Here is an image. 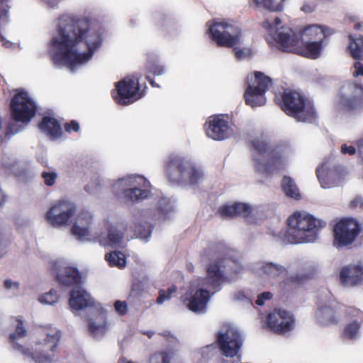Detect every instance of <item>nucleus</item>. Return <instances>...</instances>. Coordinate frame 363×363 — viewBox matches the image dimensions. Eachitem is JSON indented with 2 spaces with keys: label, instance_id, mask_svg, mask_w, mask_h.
Wrapping results in <instances>:
<instances>
[{
  "label": "nucleus",
  "instance_id": "obj_10",
  "mask_svg": "<svg viewBox=\"0 0 363 363\" xmlns=\"http://www.w3.org/2000/svg\"><path fill=\"white\" fill-rule=\"evenodd\" d=\"M315 174L323 189H331L341 185L349 175V171L338 164L333 155H330L317 166Z\"/></svg>",
  "mask_w": 363,
  "mask_h": 363
},
{
  "label": "nucleus",
  "instance_id": "obj_28",
  "mask_svg": "<svg viewBox=\"0 0 363 363\" xmlns=\"http://www.w3.org/2000/svg\"><path fill=\"white\" fill-rule=\"evenodd\" d=\"M333 30L328 26L311 25L305 28L301 35V40L327 42V38L333 34Z\"/></svg>",
  "mask_w": 363,
  "mask_h": 363
},
{
  "label": "nucleus",
  "instance_id": "obj_27",
  "mask_svg": "<svg viewBox=\"0 0 363 363\" xmlns=\"http://www.w3.org/2000/svg\"><path fill=\"white\" fill-rule=\"evenodd\" d=\"M341 283L345 286H354L363 283V264H350L343 267L340 273Z\"/></svg>",
  "mask_w": 363,
  "mask_h": 363
},
{
  "label": "nucleus",
  "instance_id": "obj_26",
  "mask_svg": "<svg viewBox=\"0 0 363 363\" xmlns=\"http://www.w3.org/2000/svg\"><path fill=\"white\" fill-rule=\"evenodd\" d=\"M317 324L322 327L337 324L340 320L338 308L332 304L320 305L315 313Z\"/></svg>",
  "mask_w": 363,
  "mask_h": 363
},
{
  "label": "nucleus",
  "instance_id": "obj_59",
  "mask_svg": "<svg viewBox=\"0 0 363 363\" xmlns=\"http://www.w3.org/2000/svg\"><path fill=\"white\" fill-rule=\"evenodd\" d=\"M242 272V267L239 266V265H236L235 267H231V269H230V274H233L234 276L233 277H235L236 275H238L240 274H241Z\"/></svg>",
  "mask_w": 363,
  "mask_h": 363
},
{
  "label": "nucleus",
  "instance_id": "obj_29",
  "mask_svg": "<svg viewBox=\"0 0 363 363\" xmlns=\"http://www.w3.org/2000/svg\"><path fill=\"white\" fill-rule=\"evenodd\" d=\"M252 147L254 167L259 172L256 158L261 164H267L269 159H267V155L271 153L270 146L267 139L262 136L252 140Z\"/></svg>",
  "mask_w": 363,
  "mask_h": 363
},
{
  "label": "nucleus",
  "instance_id": "obj_20",
  "mask_svg": "<svg viewBox=\"0 0 363 363\" xmlns=\"http://www.w3.org/2000/svg\"><path fill=\"white\" fill-rule=\"evenodd\" d=\"M363 101V86L356 84H346L336 100L335 106L342 111H350L358 107Z\"/></svg>",
  "mask_w": 363,
  "mask_h": 363
},
{
  "label": "nucleus",
  "instance_id": "obj_2",
  "mask_svg": "<svg viewBox=\"0 0 363 363\" xmlns=\"http://www.w3.org/2000/svg\"><path fill=\"white\" fill-rule=\"evenodd\" d=\"M233 252L229 249L204 250L203 257L209 261L206 265V275L194 281L184 297V303L190 311L196 313L206 311L211 296L219 291L228 279L226 268L230 263L235 262Z\"/></svg>",
  "mask_w": 363,
  "mask_h": 363
},
{
  "label": "nucleus",
  "instance_id": "obj_42",
  "mask_svg": "<svg viewBox=\"0 0 363 363\" xmlns=\"http://www.w3.org/2000/svg\"><path fill=\"white\" fill-rule=\"evenodd\" d=\"M134 231L137 238L145 241L148 240L152 233L150 225L146 223L144 224L135 223Z\"/></svg>",
  "mask_w": 363,
  "mask_h": 363
},
{
  "label": "nucleus",
  "instance_id": "obj_57",
  "mask_svg": "<svg viewBox=\"0 0 363 363\" xmlns=\"http://www.w3.org/2000/svg\"><path fill=\"white\" fill-rule=\"evenodd\" d=\"M350 208H363V199L361 196H357L353 199L350 203Z\"/></svg>",
  "mask_w": 363,
  "mask_h": 363
},
{
  "label": "nucleus",
  "instance_id": "obj_46",
  "mask_svg": "<svg viewBox=\"0 0 363 363\" xmlns=\"http://www.w3.org/2000/svg\"><path fill=\"white\" fill-rule=\"evenodd\" d=\"M235 216H241L245 218H247L252 213L253 208L251 206L244 203H234Z\"/></svg>",
  "mask_w": 363,
  "mask_h": 363
},
{
  "label": "nucleus",
  "instance_id": "obj_37",
  "mask_svg": "<svg viewBox=\"0 0 363 363\" xmlns=\"http://www.w3.org/2000/svg\"><path fill=\"white\" fill-rule=\"evenodd\" d=\"M282 188L289 197L298 199L301 197L300 191L295 182L289 177H284L282 179Z\"/></svg>",
  "mask_w": 363,
  "mask_h": 363
},
{
  "label": "nucleus",
  "instance_id": "obj_56",
  "mask_svg": "<svg viewBox=\"0 0 363 363\" xmlns=\"http://www.w3.org/2000/svg\"><path fill=\"white\" fill-rule=\"evenodd\" d=\"M65 128L68 133H70L71 131L78 132L79 130V125L75 121H72L70 123L65 124Z\"/></svg>",
  "mask_w": 363,
  "mask_h": 363
},
{
  "label": "nucleus",
  "instance_id": "obj_17",
  "mask_svg": "<svg viewBox=\"0 0 363 363\" xmlns=\"http://www.w3.org/2000/svg\"><path fill=\"white\" fill-rule=\"evenodd\" d=\"M94 213L86 209L80 211L74 218L71 228L72 235L78 240L83 242H94L96 233L91 230L94 223Z\"/></svg>",
  "mask_w": 363,
  "mask_h": 363
},
{
  "label": "nucleus",
  "instance_id": "obj_24",
  "mask_svg": "<svg viewBox=\"0 0 363 363\" xmlns=\"http://www.w3.org/2000/svg\"><path fill=\"white\" fill-rule=\"evenodd\" d=\"M96 313L88 319V330L96 339L104 337L111 330L108 313L102 304L96 305Z\"/></svg>",
  "mask_w": 363,
  "mask_h": 363
},
{
  "label": "nucleus",
  "instance_id": "obj_3",
  "mask_svg": "<svg viewBox=\"0 0 363 363\" xmlns=\"http://www.w3.org/2000/svg\"><path fill=\"white\" fill-rule=\"evenodd\" d=\"M15 330L10 335L13 347L25 357L30 358L35 363H54L55 352L60 343L61 332L56 328L50 327L43 331L44 338L36 341L30 348L24 347L16 342L27 334L23 321L21 317L13 320Z\"/></svg>",
  "mask_w": 363,
  "mask_h": 363
},
{
  "label": "nucleus",
  "instance_id": "obj_30",
  "mask_svg": "<svg viewBox=\"0 0 363 363\" xmlns=\"http://www.w3.org/2000/svg\"><path fill=\"white\" fill-rule=\"evenodd\" d=\"M56 275L57 281L62 285L77 286L81 283V275L76 267L63 264Z\"/></svg>",
  "mask_w": 363,
  "mask_h": 363
},
{
  "label": "nucleus",
  "instance_id": "obj_25",
  "mask_svg": "<svg viewBox=\"0 0 363 363\" xmlns=\"http://www.w3.org/2000/svg\"><path fill=\"white\" fill-rule=\"evenodd\" d=\"M69 306L72 311H81L86 308H96V305L100 303L87 292L84 288L77 286L74 287L70 292L69 301Z\"/></svg>",
  "mask_w": 363,
  "mask_h": 363
},
{
  "label": "nucleus",
  "instance_id": "obj_60",
  "mask_svg": "<svg viewBox=\"0 0 363 363\" xmlns=\"http://www.w3.org/2000/svg\"><path fill=\"white\" fill-rule=\"evenodd\" d=\"M164 337L169 340L171 342L174 343L177 342V339L175 337H174L170 333H164Z\"/></svg>",
  "mask_w": 363,
  "mask_h": 363
},
{
  "label": "nucleus",
  "instance_id": "obj_50",
  "mask_svg": "<svg viewBox=\"0 0 363 363\" xmlns=\"http://www.w3.org/2000/svg\"><path fill=\"white\" fill-rule=\"evenodd\" d=\"M16 159L9 155H4L1 159V166L7 170H11L17 164Z\"/></svg>",
  "mask_w": 363,
  "mask_h": 363
},
{
  "label": "nucleus",
  "instance_id": "obj_11",
  "mask_svg": "<svg viewBox=\"0 0 363 363\" xmlns=\"http://www.w3.org/2000/svg\"><path fill=\"white\" fill-rule=\"evenodd\" d=\"M206 26L209 37L219 46L233 47L242 41L240 28L233 21H208Z\"/></svg>",
  "mask_w": 363,
  "mask_h": 363
},
{
  "label": "nucleus",
  "instance_id": "obj_58",
  "mask_svg": "<svg viewBox=\"0 0 363 363\" xmlns=\"http://www.w3.org/2000/svg\"><path fill=\"white\" fill-rule=\"evenodd\" d=\"M315 4L312 2H304L301 6V10L306 13H310L315 9Z\"/></svg>",
  "mask_w": 363,
  "mask_h": 363
},
{
  "label": "nucleus",
  "instance_id": "obj_36",
  "mask_svg": "<svg viewBox=\"0 0 363 363\" xmlns=\"http://www.w3.org/2000/svg\"><path fill=\"white\" fill-rule=\"evenodd\" d=\"M105 259L111 267H116L119 269H123L126 265L125 256L120 251H113L110 253H106Z\"/></svg>",
  "mask_w": 363,
  "mask_h": 363
},
{
  "label": "nucleus",
  "instance_id": "obj_61",
  "mask_svg": "<svg viewBox=\"0 0 363 363\" xmlns=\"http://www.w3.org/2000/svg\"><path fill=\"white\" fill-rule=\"evenodd\" d=\"M46 4L52 8L55 7L60 0H45Z\"/></svg>",
  "mask_w": 363,
  "mask_h": 363
},
{
  "label": "nucleus",
  "instance_id": "obj_31",
  "mask_svg": "<svg viewBox=\"0 0 363 363\" xmlns=\"http://www.w3.org/2000/svg\"><path fill=\"white\" fill-rule=\"evenodd\" d=\"M326 44L327 42L301 40L296 53L310 59H317Z\"/></svg>",
  "mask_w": 363,
  "mask_h": 363
},
{
  "label": "nucleus",
  "instance_id": "obj_14",
  "mask_svg": "<svg viewBox=\"0 0 363 363\" xmlns=\"http://www.w3.org/2000/svg\"><path fill=\"white\" fill-rule=\"evenodd\" d=\"M77 211L76 205L67 200H62L52 205L45 213V221L54 228L67 226Z\"/></svg>",
  "mask_w": 363,
  "mask_h": 363
},
{
  "label": "nucleus",
  "instance_id": "obj_12",
  "mask_svg": "<svg viewBox=\"0 0 363 363\" xmlns=\"http://www.w3.org/2000/svg\"><path fill=\"white\" fill-rule=\"evenodd\" d=\"M247 83L245 92L246 104L252 108L264 105L267 101L264 94L271 85V79L260 72H255L247 76Z\"/></svg>",
  "mask_w": 363,
  "mask_h": 363
},
{
  "label": "nucleus",
  "instance_id": "obj_38",
  "mask_svg": "<svg viewBox=\"0 0 363 363\" xmlns=\"http://www.w3.org/2000/svg\"><path fill=\"white\" fill-rule=\"evenodd\" d=\"M147 71L155 76H161L167 72V68L157 57H150L146 64Z\"/></svg>",
  "mask_w": 363,
  "mask_h": 363
},
{
  "label": "nucleus",
  "instance_id": "obj_16",
  "mask_svg": "<svg viewBox=\"0 0 363 363\" xmlns=\"http://www.w3.org/2000/svg\"><path fill=\"white\" fill-rule=\"evenodd\" d=\"M217 340L225 356L236 357L238 362L241 360L240 355L238 354L242 347V340L237 328L228 324L224 325L218 333Z\"/></svg>",
  "mask_w": 363,
  "mask_h": 363
},
{
  "label": "nucleus",
  "instance_id": "obj_21",
  "mask_svg": "<svg viewBox=\"0 0 363 363\" xmlns=\"http://www.w3.org/2000/svg\"><path fill=\"white\" fill-rule=\"evenodd\" d=\"M295 322L294 315L290 311L276 308L267 315L266 325L274 333L284 334L294 328Z\"/></svg>",
  "mask_w": 363,
  "mask_h": 363
},
{
  "label": "nucleus",
  "instance_id": "obj_9",
  "mask_svg": "<svg viewBox=\"0 0 363 363\" xmlns=\"http://www.w3.org/2000/svg\"><path fill=\"white\" fill-rule=\"evenodd\" d=\"M263 27L277 43L280 50L296 53L301 43L300 34L285 26L277 17L266 20L263 23Z\"/></svg>",
  "mask_w": 363,
  "mask_h": 363
},
{
  "label": "nucleus",
  "instance_id": "obj_47",
  "mask_svg": "<svg viewBox=\"0 0 363 363\" xmlns=\"http://www.w3.org/2000/svg\"><path fill=\"white\" fill-rule=\"evenodd\" d=\"M235 204L231 203L221 206L218 210V213L220 217L227 218L235 216Z\"/></svg>",
  "mask_w": 363,
  "mask_h": 363
},
{
  "label": "nucleus",
  "instance_id": "obj_48",
  "mask_svg": "<svg viewBox=\"0 0 363 363\" xmlns=\"http://www.w3.org/2000/svg\"><path fill=\"white\" fill-rule=\"evenodd\" d=\"M4 287L13 295L16 296L19 291L20 284L11 279H6L4 281Z\"/></svg>",
  "mask_w": 363,
  "mask_h": 363
},
{
  "label": "nucleus",
  "instance_id": "obj_54",
  "mask_svg": "<svg viewBox=\"0 0 363 363\" xmlns=\"http://www.w3.org/2000/svg\"><path fill=\"white\" fill-rule=\"evenodd\" d=\"M352 76L354 77H363V63L357 61L352 69Z\"/></svg>",
  "mask_w": 363,
  "mask_h": 363
},
{
  "label": "nucleus",
  "instance_id": "obj_51",
  "mask_svg": "<svg viewBox=\"0 0 363 363\" xmlns=\"http://www.w3.org/2000/svg\"><path fill=\"white\" fill-rule=\"evenodd\" d=\"M273 298V294L269 291H264L257 296L255 301L256 305L259 306H264L267 301H270Z\"/></svg>",
  "mask_w": 363,
  "mask_h": 363
},
{
  "label": "nucleus",
  "instance_id": "obj_33",
  "mask_svg": "<svg viewBox=\"0 0 363 363\" xmlns=\"http://www.w3.org/2000/svg\"><path fill=\"white\" fill-rule=\"evenodd\" d=\"M174 201L167 197H161L157 203V210L158 217L155 216L156 219L166 220L170 217V214L174 211Z\"/></svg>",
  "mask_w": 363,
  "mask_h": 363
},
{
  "label": "nucleus",
  "instance_id": "obj_53",
  "mask_svg": "<svg viewBox=\"0 0 363 363\" xmlns=\"http://www.w3.org/2000/svg\"><path fill=\"white\" fill-rule=\"evenodd\" d=\"M252 54V51L249 48L235 49V55L237 59L242 60H244Z\"/></svg>",
  "mask_w": 363,
  "mask_h": 363
},
{
  "label": "nucleus",
  "instance_id": "obj_7",
  "mask_svg": "<svg viewBox=\"0 0 363 363\" xmlns=\"http://www.w3.org/2000/svg\"><path fill=\"white\" fill-rule=\"evenodd\" d=\"M282 109L289 116L298 122L312 123L316 113L313 102L301 93L286 90L282 95Z\"/></svg>",
  "mask_w": 363,
  "mask_h": 363
},
{
  "label": "nucleus",
  "instance_id": "obj_41",
  "mask_svg": "<svg viewBox=\"0 0 363 363\" xmlns=\"http://www.w3.org/2000/svg\"><path fill=\"white\" fill-rule=\"evenodd\" d=\"M60 296L55 289H51L48 292L39 295L38 301L44 305L53 306L58 302Z\"/></svg>",
  "mask_w": 363,
  "mask_h": 363
},
{
  "label": "nucleus",
  "instance_id": "obj_55",
  "mask_svg": "<svg viewBox=\"0 0 363 363\" xmlns=\"http://www.w3.org/2000/svg\"><path fill=\"white\" fill-rule=\"evenodd\" d=\"M340 152L343 155H354L357 152V150L352 145L342 144L340 147Z\"/></svg>",
  "mask_w": 363,
  "mask_h": 363
},
{
  "label": "nucleus",
  "instance_id": "obj_35",
  "mask_svg": "<svg viewBox=\"0 0 363 363\" xmlns=\"http://www.w3.org/2000/svg\"><path fill=\"white\" fill-rule=\"evenodd\" d=\"M360 326L361 324L357 319L346 325L342 333L343 339L346 340L359 339L360 337Z\"/></svg>",
  "mask_w": 363,
  "mask_h": 363
},
{
  "label": "nucleus",
  "instance_id": "obj_19",
  "mask_svg": "<svg viewBox=\"0 0 363 363\" xmlns=\"http://www.w3.org/2000/svg\"><path fill=\"white\" fill-rule=\"evenodd\" d=\"M251 271L256 275L265 277L272 283L284 281L289 276L288 268L277 262L259 261L250 267Z\"/></svg>",
  "mask_w": 363,
  "mask_h": 363
},
{
  "label": "nucleus",
  "instance_id": "obj_32",
  "mask_svg": "<svg viewBox=\"0 0 363 363\" xmlns=\"http://www.w3.org/2000/svg\"><path fill=\"white\" fill-rule=\"evenodd\" d=\"M40 130L50 139L56 140L62 135V130L60 124L55 118L45 116L39 125Z\"/></svg>",
  "mask_w": 363,
  "mask_h": 363
},
{
  "label": "nucleus",
  "instance_id": "obj_64",
  "mask_svg": "<svg viewBox=\"0 0 363 363\" xmlns=\"http://www.w3.org/2000/svg\"><path fill=\"white\" fill-rule=\"evenodd\" d=\"M6 202V196L4 192L0 189V206Z\"/></svg>",
  "mask_w": 363,
  "mask_h": 363
},
{
  "label": "nucleus",
  "instance_id": "obj_6",
  "mask_svg": "<svg viewBox=\"0 0 363 363\" xmlns=\"http://www.w3.org/2000/svg\"><path fill=\"white\" fill-rule=\"evenodd\" d=\"M16 91L11 101V113L13 121L7 126L8 135H14L22 130L35 116L37 111V105L28 91L23 89H16Z\"/></svg>",
  "mask_w": 363,
  "mask_h": 363
},
{
  "label": "nucleus",
  "instance_id": "obj_44",
  "mask_svg": "<svg viewBox=\"0 0 363 363\" xmlns=\"http://www.w3.org/2000/svg\"><path fill=\"white\" fill-rule=\"evenodd\" d=\"M41 177L44 184L48 186H52L58 177V174L53 169L44 170L41 173Z\"/></svg>",
  "mask_w": 363,
  "mask_h": 363
},
{
  "label": "nucleus",
  "instance_id": "obj_4",
  "mask_svg": "<svg viewBox=\"0 0 363 363\" xmlns=\"http://www.w3.org/2000/svg\"><path fill=\"white\" fill-rule=\"evenodd\" d=\"M285 238L291 244L313 242L325 223L304 211H296L287 219Z\"/></svg>",
  "mask_w": 363,
  "mask_h": 363
},
{
  "label": "nucleus",
  "instance_id": "obj_49",
  "mask_svg": "<svg viewBox=\"0 0 363 363\" xmlns=\"http://www.w3.org/2000/svg\"><path fill=\"white\" fill-rule=\"evenodd\" d=\"M233 299L237 302L251 303L249 294L244 290H237L233 294Z\"/></svg>",
  "mask_w": 363,
  "mask_h": 363
},
{
  "label": "nucleus",
  "instance_id": "obj_18",
  "mask_svg": "<svg viewBox=\"0 0 363 363\" xmlns=\"http://www.w3.org/2000/svg\"><path fill=\"white\" fill-rule=\"evenodd\" d=\"M112 96L117 104L128 105L140 99L143 93L139 90L138 79L126 77L116 84Z\"/></svg>",
  "mask_w": 363,
  "mask_h": 363
},
{
  "label": "nucleus",
  "instance_id": "obj_52",
  "mask_svg": "<svg viewBox=\"0 0 363 363\" xmlns=\"http://www.w3.org/2000/svg\"><path fill=\"white\" fill-rule=\"evenodd\" d=\"M116 312L120 315H124L128 311V306L125 301H116L114 303Z\"/></svg>",
  "mask_w": 363,
  "mask_h": 363
},
{
  "label": "nucleus",
  "instance_id": "obj_13",
  "mask_svg": "<svg viewBox=\"0 0 363 363\" xmlns=\"http://www.w3.org/2000/svg\"><path fill=\"white\" fill-rule=\"evenodd\" d=\"M294 155V149L288 142H280L271 151V155L267 164L257 162L259 172L266 174L276 173L286 167L289 160ZM256 160H257L256 158Z\"/></svg>",
  "mask_w": 363,
  "mask_h": 363
},
{
  "label": "nucleus",
  "instance_id": "obj_5",
  "mask_svg": "<svg viewBox=\"0 0 363 363\" xmlns=\"http://www.w3.org/2000/svg\"><path fill=\"white\" fill-rule=\"evenodd\" d=\"M164 168L165 177L172 184H196L203 178V172L200 167L179 155L169 156L164 162Z\"/></svg>",
  "mask_w": 363,
  "mask_h": 363
},
{
  "label": "nucleus",
  "instance_id": "obj_39",
  "mask_svg": "<svg viewBox=\"0 0 363 363\" xmlns=\"http://www.w3.org/2000/svg\"><path fill=\"white\" fill-rule=\"evenodd\" d=\"M349 50L354 59L363 60V37L350 38Z\"/></svg>",
  "mask_w": 363,
  "mask_h": 363
},
{
  "label": "nucleus",
  "instance_id": "obj_23",
  "mask_svg": "<svg viewBox=\"0 0 363 363\" xmlns=\"http://www.w3.org/2000/svg\"><path fill=\"white\" fill-rule=\"evenodd\" d=\"M234 133L229 118L223 115L213 116L206 122V135L216 140H225Z\"/></svg>",
  "mask_w": 363,
  "mask_h": 363
},
{
  "label": "nucleus",
  "instance_id": "obj_8",
  "mask_svg": "<svg viewBox=\"0 0 363 363\" xmlns=\"http://www.w3.org/2000/svg\"><path fill=\"white\" fill-rule=\"evenodd\" d=\"M113 188L125 202H137L148 197L151 185L144 177L133 174L118 179Z\"/></svg>",
  "mask_w": 363,
  "mask_h": 363
},
{
  "label": "nucleus",
  "instance_id": "obj_34",
  "mask_svg": "<svg viewBox=\"0 0 363 363\" xmlns=\"http://www.w3.org/2000/svg\"><path fill=\"white\" fill-rule=\"evenodd\" d=\"M179 359L176 350H167L154 354L150 358L149 363H176Z\"/></svg>",
  "mask_w": 363,
  "mask_h": 363
},
{
  "label": "nucleus",
  "instance_id": "obj_40",
  "mask_svg": "<svg viewBox=\"0 0 363 363\" xmlns=\"http://www.w3.org/2000/svg\"><path fill=\"white\" fill-rule=\"evenodd\" d=\"M257 6L262 7L272 11H281L284 0H250Z\"/></svg>",
  "mask_w": 363,
  "mask_h": 363
},
{
  "label": "nucleus",
  "instance_id": "obj_45",
  "mask_svg": "<svg viewBox=\"0 0 363 363\" xmlns=\"http://www.w3.org/2000/svg\"><path fill=\"white\" fill-rule=\"evenodd\" d=\"M177 288L174 286H172L168 288L167 291L165 290H160L159 296L157 298V303L161 305L164 303V301L170 300L176 294Z\"/></svg>",
  "mask_w": 363,
  "mask_h": 363
},
{
  "label": "nucleus",
  "instance_id": "obj_1",
  "mask_svg": "<svg viewBox=\"0 0 363 363\" xmlns=\"http://www.w3.org/2000/svg\"><path fill=\"white\" fill-rule=\"evenodd\" d=\"M104 30L96 21L74 19L68 16L59 18L48 52L52 64L74 72L91 60L103 44Z\"/></svg>",
  "mask_w": 363,
  "mask_h": 363
},
{
  "label": "nucleus",
  "instance_id": "obj_63",
  "mask_svg": "<svg viewBox=\"0 0 363 363\" xmlns=\"http://www.w3.org/2000/svg\"><path fill=\"white\" fill-rule=\"evenodd\" d=\"M117 363H136V362H133L131 360H128L127 358L122 357L119 358Z\"/></svg>",
  "mask_w": 363,
  "mask_h": 363
},
{
  "label": "nucleus",
  "instance_id": "obj_43",
  "mask_svg": "<svg viewBox=\"0 0 363 363\" xmlns=\"http://www.w3.org/2000/svg\"><path fill=\"white\" fill-rule=\"evenodd\" d=\"M216 351V347L213 345H206L194 352L195 360L206 362Z\"/></svg>",
  "mask_w": 363,
  "mask_h": 363
},
{
  "label": "nucleus",
  "instance_id": "obj_62",
  "mask_svg": "<svg viewBox=\"0 0 363 363\" xmlns=\"http://www.w3.org/2000/svg\"><path fill=\"white\" fill-rule=\"evenodd\" d=\"M358 150L361 154H363V138L357 141Z\"/></svg>",
  "mask_w": 363,
  "mask_h": 363
},
{
  "label": "nucleus",
  "instance_id": "obj_15",
  "mask_svg": "<svg viewBox=\"0 0 363 363\" xmlns=\"http://www.w3.org/2000/svg\"><path fill=\"white\" fill-rule=\"evenodd\" d=\"M362 230V225L355 218H345L340 220L333 227L334 245L337 247L352 244Z\"/></svg>",
  "mask_w": 363,
  "mask_h": 363
},
{
  "label": "nucleus",
  "instance_id": "obj_22",
  "mask_svg": "<svg viewBox=\"0 0 363 363\" xmlns=\"http://www.w3.org/2000/svg\"><path fill=\"white\" fill-rule=\"evenodd\" d=\"M94 242L102 247H121L124 242V235L114 225L110 217L104 218L101 230L96 233Z\"/></svg>",
  "mask_w": 363,
  "mask_h": 363
}]
</instances>
